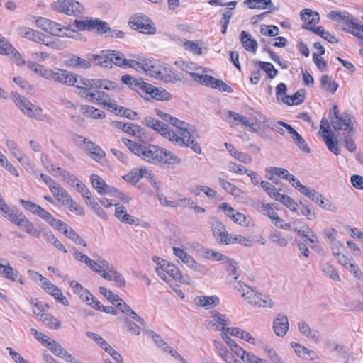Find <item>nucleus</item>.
<instances>
[{
	"mask_svg": "<svg viewBox=\"0 0 363 363\" xmlns=\"http://www.w3.org/2000/svg\"><path fill=\"white\" fill-rule=\"evenodd\" d=\"M302 189L303 191V193L302 194L305 195L306 196L311 199L313 201L315 202L321 208L332 211H335L336 210V207L334 206L333 204H325V198L322 194H319L315 190L309 189L308 187L306 189L302 188Z\"/></svg>",
	"mask_w": 363,
	"mask_h": 363,
	"instance_id": "obj_13",
	"label": "nucleus"
},
{
	"mask_svg": "<svg viewBox=\"0 0 363 363\" xmlns=\"http://www.w3.org/2000/svg\"><path fill=\"white\" fill-rule=\"evenodd\" d=\"M91 31L96 30L99 34H106L110 30V26L106 21L93 18Z\"/></svg>",
	"mask_w": 363,
	"mask_h": 363,
	"instance_id": "obj_44",
	"label": "nucleus"
},
{
	"mask_svg": "<svg viewBox=\"0 0 363 363\" xmlns=\"http://www.w3.org/2000/svg\"><path fill=\"white\" fill-rule=\"evenodd\" d=\"M289 324L288 318L284 314L279 313L273 322V329L275 334L279 337H284L289 330Z\"/></svg>",
	"mask_w": 363,
	"mask_h": 363,
	"instance_id": "obj_15",
	"label": "nucleus"
},
{
	"mask_svg": "<svg viewBox=\"0 0 363 363\" xmlns=\"http://www.w3.org/2000/svg\"><path fill=\"white\" fill-rule=\"evenodd\" d=\"M40 320L50 328L58 329L61 326V322L50 314H41Z\"/></svg>",
	"mask_w": 363,
	"mask_h": 363,
	"instance_id": "obj_48",
	"label": "nucleus"
},
{
	"mask_svg": "<svg viewBox=\"0 0 363 363\" xmlns=\"http://www.w3.org/2000/svg\"><path fill=\"white\" fill-rule=\"evenodd\" d=\"M18 33L25 38H27L28 40H33L38 43H43L46 45H48V43L46 42L45 39V36L43 33L36 31L33 29L26 27H21L18 29Z\"/></svg>",
	"mask_w": 363,
	"mask_h": 363,
	"instance_id": "obj_16",
	"label": "nucleus"
},
{
	"mask_svg": "<svg viewBox=\"0 0 363 363\" xmlns=\"http://www.w3.org/2000/svg\"><path fill=\"white\" fill-rule=\"evenodd\" d=\"M93 18L85 17L82 20L75 19L74 24L77 31H91Z\"/></svg>",
	"mask_w": 363,
	"mask_h": 363,
	"instance_id": "obj_49",
	"label": "nucleus"
},
{
	"mask_svg": "<svg viewBox=\"0 0 363 363\" xmlns=\"http://www.w3.org/2000/svg\"><path fill=\"white\" fill-rule=\"evenodd\" d=\"M240 41L242 46L247 50H250L253 53L256 52L257 48V41L251 38V35L246 31H242L240 34Z\"/></svg>",
	"mask_w": 363,
	"mask_h": 363,
	"instance_id": "obj_27",
	"label": "nucleus"
},
{
	"mask_svg": "<svg viewBox=\"0 0 363 363\" xmlns=\"http://www.w3.org/2000/svg\"><path fill=\"white\" fill-rule=\"evenodd\" d=\"M218 182L226 192L235 196H239L240 190L233 184L221 177L218 178Z\"/></svg>",
	"mask_w": 363,
	"mask_h": 363,
	"instance_id": "obj_52",
	"label": "nucleus"
},
{
	"mask_svg": "<svg viewBox=\"0 0 363 363\" xmlns=\"http://www.w3.org/2000/svg\"><path fill=\"white\" fill-rule=\"evenodd\" d=\"M88 154L96 161H98L105 157V152L98 145L91 141H88L86 145Z\"/></svg>",
	"mask_w": 363,
	"mask_h": 363,
	"instance_id": "obj_36",
	"label": "nucleus"
},
{
	"mask_svg": "<svg viewBox=\"0 0 363 363\" xmlns=\"http://www.w3.org/2000/svg\"><path fill=\"white\" fill-rule=\"evenodd\" d=\"M301 18L305 22L303 25H315L320 21V16L317 12L309 9H304L301 11Z\"/></svg>",
	"mask_w": 363,
	"mask_h": 363,
	"instance_id": "obj_32",
	"label": "nucleus"
},
{
	"mask_svg": "<svg viewBox=\"0 0 363 363\" xmlns=\"http://www.w3.org/2000/svg\"><path fill=\"white\" fill-rule=\"evenodd\" d=\"M225 270L229 276H232L234 279H238L240 276V270L238 262L228 257L223 261Z\"/></svg>",
	"mask_w": 363,
	"mask_h": 363,
	"instance_id": "obj_33",
	"label": "nucleus"
},
{
	"mask_svg": "<svg viewBox=\"0 0 363 363\" xmlns=\"http://www.w3.org/2000/svg\"><path fill=\"white\" fill-rule=\"evenodd\" d=\"M157 73V75L155 79L164 81L166 83L182 81V79L177 74H175L172 70L163 65H160Z\"/></svg>",
	"mask_w": 363,
	"mask_h": 363,
	"instance_id": "obj_20",
	"label": "nucleus"
},
{
	"mask_svg": "<svg viewBox=\"0 0 363 363\" xmlns=\"http://www.w3.org/2000/svg\"><path fill=\"white\" fill-rule=\"evenodd\" d=\"M291 347L294 348L295 352L301 357L303 359H313V356L315 353L313 351L306 348L301 345L292 342L291 343Z\"/></svg>",
	"mask_w": 363,
	"mask_h": 363,
	"instance_id": "obj_40",
	"label": "nucleus"
},
{
	"mask_svg": "<svg viewBox=\"0 0 363 363\" xmlns=\"http://www.w3.org/2000/svg\"><path fill=\"white\" fill-rule=\"evenodd\" d=\"M193 192L196 196H199L200 193L203 192L210 199H213L216 196V191L214 189L211 187L202 185L196 186Z\"/></svg>",
	"mask_w": 363,
	"mask_h": 363,
	"instance_id": "obj_56",
	"label": "nucleus"
},
{
	"mask_svg": "<svg viewBox=\"0 0 363 363\" xmlns=\"http://www.w3.org/2000/svg\"><path fill=\"white\" fill-rule=\"evenodd\" d=\"M54 25H50L49 27L48 32L50 33L52 35L59 37H67V38H72V35L67 33H61L63 30V28L62 27V25L53 21Z\"/></svg>",
	"mask_w": 363,
	"mask_h": 363,
	"instance_id": "obj_59",
	"label": "nucleus"
},
{
	"mask_svg": "<svg viewBox=\"0 0 363 363\" xmlns=\"http://www.w3.org/2000/svg\"><path fill=\"white\" fill-rule=\"evenodd\" d=\"M233 8H225V9L220 11L221 13V18L220 23L222 26V34H225L230 21L233 15Z\"/></svg>",
	"mask_w": 363,
	"mask_h": 363,
	"instance_id": "obj_38",
	"label": "nucleus"
},
{
	"mask_svg": "<svg viewBox=\"0 0 363 363\" xmlns=\"http://www.w3.org/2000/svg\"><path fill=\"white\" fill-rule=\"evenodd\" d=\"M15 50V48L5 38L0 40V54L10 55Z\"/></svg>",
	"mask_w": 363,
	"mask_h": 363,
	"instance_id": "obj_57",
	"label": "nucleus"
},
{
	"mask_svg": "<svg viewBox=\"0 0 363 363\" xmlns=\"http://www.w3.org/2000/svg\"><path fill=\"white\" fill-rule=\"evenodd\" d=\"M352 134L353 133H338L336 135V138H339L340 143L351 153H354L357 151V145L352 138Z\"/></svg>",
	"mask_w": 363,
	"mask_h": 363,
	"instance_id": "obj_25",
	"label": "nucleus"
},
{
	"mask_svg": "<svg viewBox=\"0 0 363 363\" xmlns=\"http://www.w3.org/2000/svg\"><path fill=\"white\" fill-rule=\"evenodd\" d=\"M340 30L352 34L354 37L360 39L363 35V25L356 23L352 28L342 27Z\"/></svg>",
	"mask_w": 363,
	"mask_h": 363,
	"instance_id": "obj_54",
	"label": "nucleus"
},
{
	"mask_svg": "<svg viewBox=\"0 0 363 363\" xmlns=\"http://www.w3.org/2000/svg\"><path fill=\"white\" fill-rule=\"evenodd\" d=\"M152 98L157 100L168 101L171 99L172 95L166 89L162 88L154 87L150 94Z\"/></svg>",
	"mask_w": 363,
	"mask_h": 363,
	"instance_id": "obj_50",
	"label": "nucleus"
},
{
	"mask_svg": "<svg viewBox=\"0 0 363 363\" xmlns=\"http://www.w3.org/2000/svg\"><path fill=\"white\" fill-rule=\"evenodd\" d=\"M54 10L68 16L79 17L84 13V6L75 0H58L53 5Z\"/></svg>",
	"mask_w": 363,
	"mask_h": 363,
	"instance_id": "obj_7",
	"label": "nucleus"
},
{
	"mask_svg": "<svg viewBox=\"0 0 363 363\" xmlns=\"http://www.w3.org/2000/svg\"><path fill=\"white\" fill-rule=\"evenodd\" d=\"M334 137L335 135L332 132L329 135L323 134V135L328 149L335 155H339L340 154V149L338 146L340 141Z\"/></svg>",
	"mask_w": 363,
	"mask_h": 363,
	"instance_id": "obj_30",
	"label": "nucleus"
},
{
	"mask_svg": "<svg viewBox=\"0 0 363 363\" xmlns=\"http://www.w3.org/2000/svg\"><path fill=\"white\" fill-rule=\"evenodd\" d=\"M1 261L3 262H0V274L12 281H17L18 272L13 270L6 259H2Z\"/></svg>",
	"mask_w": 363,
	"mask_h": 363,
	"instance_id": "obj_26",
	"label": "nucleus"
},
{
	"mask_svg": "<svg viewBox=\"0 0 363 363\" xmlns=\"http://www.w3.org/2000/svg\"><path fill=\"white\" fill-rule=\"evenodd\" d=\"M194 303L199 307L211 308L219 303V298L216 296H199L195 298Z\"/></svg>",
	"mask_w": 363,
	"mask_h": 363,
	"instance_id": "obj_23",
	"label": "nucleus"
},
{
	"mask_svg": "<svg viewBox=\"0 0 363 363\" xmlns=\"http://www.w3.org/2000/svg\"><path fill=\"white\" fill-rule=\"evenodd\" d=\"M93 54L87 56V60H84L76 55H71L66 60V65L67 66L76 68V69H89L91 67V62L95 61L91 59Z\"/></svg>",
	"mask_w": 363,
	"mask_h": 363,
	"instance_id": "obj_18",
	"label": "nucleus"
},
{
	"mask_svg": "<svg viewBox=\"0 0 363 363\" xmlns=\"http://www.w3.org/2000/svg\"><path fill=\"white\" fill-rule=\"evenodd\" d=\"M260 33L265 36L274 37L279 34V28L274 25H262Z\"/></svg>",
	"mask_w": 363,
	"mask_h": 363,
	"instance_id": "obj_61",
	"label": "nucleus"
},
{
	"mask_svg": "<svg viewBox=\"0 0 363 363\" xmlns=\"http://www.w3.org/2000/svg\"><path fill=\"white\" fill-rule=\"evenodd\" d=\"M277 123L281 125L288 131V133L291 135L294 143L300 150L306 153L310 152V148L303 138L291 125L282 121H278Z\"/></svg>",
	"mask_w": 363,
	"mask_h": 363,
	"instance_id": "obj_11",
	"label": "nucleus"
},
{
	"mask_svg": "<svg viewBox=\"0 0 363 363\" xmlns=\"http://www.w3.org/2000/svg\"><path fill=\"white\" fill-rule=\"evenodd\" d=\"M255 65H257L262 70L264 71L270 79H274L278 74V71L270 62L256 61Z\"/></svg>",
	"mask_w": 363,
	"mask_h": 363,
	"instance_id": "obj_46",
	"label": "nucleus"
},
{
	"mask_svg": "<svg viewBox=\"0 0 363 363\" xmlns=\"http://www.w3.org/2000/svg\"><path fill=\"white\" fill-rule=\"evenodd\" d=\"M112 124L115 128L121 130L128 135L138 138L141 142L145 138L144 130L136 124L122 121H113Z\"/></svg>",
	"mask_w": 363,
	"mask_h": 363,
	"instance_id": "obj_10",
	"label": "nucleus"
},
{
	"mask_svg": "<svg viewBox=\"0 0 363 363\" xmlns=\"http://www.w3.org/2000/svg\"><path fill=\"white\" fill-rule=\"evenodd\" d=\"M331 124L335 130H344L343 133H354V128L352 124V116L348 113L345 112L340 117L336 118H331Z\"/></svg>",
	"mask_w": 363,
	"mask_h": 363,
	"instance_id": "obj_9",
	"label": "nucleus"
},
{
	"mask_svg": "<svg viewBox=\"0 0 363 363\" xmlns=\"http://www.w3.org/2000/svg\"><path fill=\"white\" fill-rule=\"evenodd\" d=\"M276 201L281 202L291 211L298 213L297 211L298 204L290 196L279 193V195H277Z\"/></svg>",
	"mask_w": 363,
	"mask_h": 363,
	"instance_id": "obj_41",
	"label": "nucleus"
},
{
	"mask_svg": "<svg viewBox=\"0 0 363 363\" xmlns=\"http://www.w3.org/2000/svg\"><path fill=\"white\" fill-rule=\"evenodd\" d=\"M64 235L71 239L77 245H81L84 247L86 246V243L84 240L71 227L68 226L67 230H65Z\"/></svg>",
	"mask_w": 363,
	"mask_h": 363,
	"instance_id": "obj_53",
	"label": "nucleus"
},
{
	"mask_svg": "<svg viewBox=\"0 0 363 363\" xmlns=\"http://www.w3.org/2000/svg\"><path fill=\"white\" fill-rule=\"evenodd\" d=\"M96 94V98H94L95 103L98 104H103L108 106V108H113L116 104L111 103L109 95L104 91L96 90L94 91Z\"/></svg>",
	"mask_w": 363,
	"mask_h": 363,
	"instance_id": "obj_47",
	"label": "nucleus"
},
{
	"mask_svg": "<svg viewBox=\"0 0 363 363\" xmlns=\"http://www.w3.org/2000/svg\"><path fill=\"white\" fill-rule=\"evenodd\" d=\"M306 98V90L302 89L298 90L291 96H285L284 104L292 106L302 104Z\"/></svg>",
	"mask_w": 363,
	"mask_h": 363,
	"instance_id": "obj_34",
	"label": "nucleus"
},
{
	"mask_svg": "<svg viewBox=\"0 0 363 363\" xmlns=\"http://www.w3.org/2000/svg\"><path fill=\"white\" fill-rule=\"evenodd\" d=\"M53 81L67 86L76 85V79L74 77V73L65 69H55Z\"/></svg>",
	"mask_w": 363,
	"mask_h": 363,
	"instance_id": "obj_14",
	"label": "nucleus"
},
{
	"mask_svg": "<svg viewBox=\"0 0 363 363\" xmlns=\"http://www.w3.org/2000/svg\"><path fill=\"white\" fill-rule=\"evenodd\" d=\"M260 186L271 198L276 200L277 195H279V193L277 191L274 186L271 183L264 181H262L260 182Z\"/></svg>",
	"mask_w": 363,
	"mask_h": 363,
	"instance_id": "obj_62",
	"label": "nucleus"
},
{
	"mask_svg": "<svg viewBox=\"0 0 363 363\" xmlns=\"http://www.w3.org/2000/svg\"><path fill=\"white\" fill-rule=\"evenodd\" d=\"M50 191L62 206L67 205L71 196L60 184L52 186Z\"/></svg>",
	"mask_w": 363,
	"mask_h": 363,
	"instance_id": "obj_21",
	"label": "nucleus"
},
{
	"mask_svg": "<svg viewBox=\"0 0 363 363\" xmlns=\"http://www.w3.org/2000/svg\"><path fill=\"white\" fill-rule=\"evenodd\" d=\"M67 203V205H65L64 206L67 207L70 211L79 216H83L84 214L83 208L74 201L72 197L69 199Z\"/></svg>",
	"mask_w": 363,
	"mask_h": 363,
	"instance_id": "obj_63",
	"label": "nucleus"
},
{
	"mask_svg": "<svg viewBox=\"0 0 363 363\" xmlns=\"http://www.w3.org/2000/svg\"><path fill=\"white\" fill-rule=\"evenodd\" d=\"M74 77L76 79V86L77 89H85L88 88L92 89L91 79L84 78L82 76H79L74 74Z\"/></svg>",
	"mask_w": 363,
	"mask_h": 363,
	"instance_id": "obj_58",
	"label": "nucleus"
},
{
	"mask_svg": "<svg viewBox=\"0 0 363 363\" xmlns=\"http://www.w3.org/2000/svg\"><path fill=\"white\" fill-rule=\"evenodd\" d=\"M320 269L322 272L328 276L332 279L339 281H340V277L338 273L335 270L333 266L329 262H324L320 264Z\"/></svg>",
	"mask_w": 363,
	"mask_h": 363,
	"instance_id": "obj_45",
	"label": "nucleus"
},
{
	"mask_svg": "<svg viewBox=\"0 0 363 363\" xmlns=\"http://www.w3.org/2000/svg\"><path fill=\"white\" fill-rule=\"evenodd\" d=\"M113 111L117 114L120 115L121 116L127 118L130 120H138V113L130 109L126 108L123 106H117L116 104L113 108Z\"/></svg>",
	"mask_w": 363,
	"mask_h": 363,
	"instance_id": "obj_39",
	"label": "nucleus"
},
{
	"mask_svg": "<svg viewBox=\"0 0 363 363\" xmlns=\"http://www.w3.org/2000/svg\"><path fill=\"white\" fill-rule=\"evenodd\" d=\"M221 243L225 245L239 243L245 247H251L252 245V242L250 240L241 235L228 234V237L225 240H221Z\"/></svg>",
	"mask_w": 363,
	"mask_h": 363,
	"instance_id": "obj_29",
	"label": "nucleus"
},
{
	"mask_svg": "<svg viewBox=\"0 0 363 363\" xmlns=\"http://www.w3.org/2000/svg\"><path fill=\"white\" fill-rule=\"evenodd\" d=\"M261 293L257 292L255 289L249 288L242 294V297L252 306H257Z\"/></svg>",
	"mask_w": 363,
	"mask_h": 363,
	"instance_id": "obj_42",
	"label": "nucleus"
},
{
	"mask_svg": "<svg viewBox=\"0 0 363 363\" xmlns=\"http://www.w3.org/2000/svg\"><path fill=\"white\" fill-rule=\"evenodd\" d=\"M122 141L131 152L147 162L160 165H174L181 162V160L171 151L157 145H143L127 138H123Z\"/></svg>",
	"mask_w": 363,
	"mask_h": 363,
	"instance_id": "obj_1",
	"label": "nucleus"
},
{
	"mask_svg": "<svg viewBox=\"0 0 363 363\" xmlns=\"http://www.w3.org/2000/svg\"><path fill=\"white\" fill-rule=\"evenodd\" d=\"M244 4L250 9L277 10L272 0H245Z\"/></svg>",
	"mask_w": 363,
	"mask_h": 363,
	"instance_id": "obj_22",
	"label": "nucleus"
},
{
	"mask_svg": "<svg viewBox=\"0 0 363 363\" xmlns=\"http://www.w3.org/2000/svg\"><path fill=\"white\" fill-rule=\"evenodd\" d=\"M131 28L139 30L142 33L153 35L156 33V28L153 22L145 15L135 14L129 21Z\"/></svg>",
	"mask_w": 363,
	"mask_h": 363,
	"instance_id": "obj_8",
	"label": "nucleus"
},
{
	"mask_svg": "<svg viewBox=\"0 0 363 363\" xmlns=\"http://www.w3.org/2000/svg\"><path fill=\"white\" fill-rule=\"evenodd\" d=\"M91 57L96 62V65L105 68H112V64L120 67L127 68L128 62L123 53L113 50H101L100 55H92Z\"/></svg>",
	"mask_w": 363,
	"mask_h": 363,
	"instance_id": "obj_2",
	"label": "nucleus"
},
{
	"mask_svg": "<svg viewBox=\"0 0 363 363\" xmlns=\"http://www.w3.org/2000/svg\"><path fill=\"white\" fill-rule=\"evenodd\" d=\"M269 238L272 242L279 247H286L288 245V241L281 236V233L280 232L277 230L271 233Z\"/></svg>",
	"mask_w": 363,
	"mask_h": 363,
	"instance_id": "obj_60",
	"label": "nucleus"
},
{
	"mask_svg": "<svg viewBox=\"0 0 363 363\" xmlns=\"http://www.w3.org/2000/svg\"><path fill=\"white\" fill-rule=\"evenodd\" d=\"M11 96L16 106L23 113L24 115L35 119L39 118L40 112L42 111L40 108L36 107L24 96H22L18 93L13 92L11 93Z\"/></svg>",
	"mask_w": 363,
	"mask_h": 363,
	"instance_id": "obj_6",
	"label": "nucleus"
},
{
	"mask_svg": "<svg viewBox=\"0 0 363 363\" xmlns=\"http://www.w3.org/2000/svg\"><path fill=\"white\" fill-rule=\"evenodd\" d=\"M212 230L216 240L221 243V240H225L228 237V233L225 231V225L216 218L212 220Z\"/></svg>",
	"mask_w": 363,
	"mask_h": 363,
	"instance_id": "obj_24",
	"label": "nucleus"
},
{
	"mask_svg": "<svg viewBox=\"0 0 363 363\" xmlns=\"http://www.w3.org/2000/svg\"><path fill=\"white\" fill-rule=\"evenodd\" d=\"M154 342L163 351L169 347V345L162 338V337L153 331L148 332Z\"/></svg>",
	"mask_w": 363,
	"mask_h": 363,
	"instance_id": "obj_64",
	"label": "nucleus"
},
{
	"mask_svg": "<svg viewBox=\"0 0 363 363\" xmlns=\"http://www.w3.org/2000/svg\"><path fill=\"white\" fill-rule=\"evenodd\" d=\"M298 328L300 333L308 338L312 339L315 342L320 341V335L317 330H312L310 326L305 322H299Z\"/></svg>",
	"mask_w": 363,
	"mask_h": 363,
	"instance_id": "obj_28",
	"label": "nucleus"
},
{
	"mask_svg": "<svg viewBox=\"0 0 363 363\" xmlns=\"http://www.w3.org/2000/svg\"><path fill=\"white\" fill-rule=\"evenodd\" d=\"M90 181L92 186L100 194L113 195V192H117V189L106 184L104 180L97 174H92L90 176Z\"/></svg>",
	"mask_w": 363,
	"mask_h": 363,
	"instance_id": "obj_12",
	"label": "nucleus"
},
{
	"mask_svg": "<svg viewBox=\"0 0 363 363\" xmlns=\"http://www.w3.org/2000/svg\"><path fill=\"white\" fill-rule=\"evenodd\" d=\"M320 86L327 91L330 92L331 94H334L339 86L338 84L336 83L335 81L330 80V78L328 75H323L321 77Z\"/></svg>",
	"mask_w": 363,
	"mask_h": 363,
	"instance_id": "obj_43",
	"label": "nucleus"
},
{
	"mask_svg": "<svg viewBox=\"0 0 363 363\" xmlns=\"http://www.w3.org/2000/svg\"><path fill=\"white\" fill-rule=\"evenodd\" d=\"M81 111L82 113L87 117L96 119L105 118V113L103 111L97 109L93 106L83 105L81 107Z\"/></svg>",
	"mask_w": 363,
	"mask_h": 363,
	"instance_id": "obj_37",
	"label": "nucleus"
},
{
	"mask_svg": "<svg viewBox=\"0 0 363 363\" xmlns=\"http://www.w3.org/2000/svg\"><path fill=\"white\" fill-rule=\"evenodd\" d=\"M153 261L156 263V272L158 276L165 281H167V274L169 275L172 279L179 281L181 283H189V278L184 277L182 272L174 264L160 257H155Z\"/></svg>",
	"mask_w": 363,
	"mask_h": 363,
	"instance_id": "obj_3",
	"label": "nucleus"
},
{
	"mask_svg": "<svg viewBox=\"0 0 363 363\" xmlns=\"http://www.w3.org/2000/svg\"><path fill=\"white\" fill-rule=\"evenodd\" d=\"M142 123L154 130L159 133L162 136L168 139L176 145H184V140L180 138L176 137V133L169 128L165 123L156 120L151 116H146L142 121Z\"/></svg>",
	"mask_w": 363,
	"mask_h": 363,
	"instance_id": "obj_5",
	"label": "nucleus"
},
{
	"mask_svg": "<svg viewBox=\"0 0 363 363\" xmlns=\"http://www.w3.org/2000/svg\"><path fill=\"white\" fill-rule=\"evenodd\" d=\"M203 257L208 259H214L216 261H224L225 259H227V256L221 254L218 252L213 251L211 249H204L203 250Z\"/></svg>",
	"mask_w": 363,
	"mask_h": 363,
	"instance_id": "obj_55",
	"label": "nucleus"
},
{
	"mask_svg": "<svg viewBox=\"0 0 363 363\" xmlns=\"http://www.w3.org/2000/svg\"><path fill=\"white\" fill-rule=\"evenodd\" d=\"M219 208L223 210L225 215L234 223L240 225H244L245 223L246 217L245 215L232 208L228 203H222L219 206Z\"/></svg>",
	"mask_w": 363,
	"mask_h": 363,
	"instance_id": "obj_17",
	"label": "nucleus"
},
{
	"mask_svg": "<svg viewBox=\"0 0 363 363\" xmlns=\"http://www.w3.org/2000/svg\"><path fill=\"white\" fill-rule=\"evenodd\" d=\"M43 236L47 242L52 243L56 248L65 253L67 252L64 245L58 240L51 231L44 232L43 233Z\"/></svg>",
	"mask_w": 363,
	"mask_h": 363,
	"instance_id": "obj_51",
	"label": "nucleus"
},
{
	"mask_svg": "<svg viewBox=\"0 0 363 363\" xmlns=\"http://www.w3.org/2000/svg\"><path fill=\"white\" fill-rule=\"evenodd\" d=\"M170 123L180 130V135L176 134V137L182 138L184 140V144L178 145L179 147H186L191 148L196 154L201 153L200 145L192 138L191 130H189V124L175 117L173 118V120L170 122Z\"/></svg>",
	"mask_w": 363,
	"mask_h": 363,
	"instance_id": "obj_4",
	"label": "nucleus"
},
{
	"mask_svg": "<svg viewBox=\"0 0 363 363\" xmlns=\"http://www.w3.org/2000/svg\"><path fill=\"white\" fill-rule=\"evenodd\" d=\"M151 177L146 167L134 168L127 174L123 176V179L129 183L135 184L141 178Z\"/></svg>",
	"mask_w": 363,
	"mask_h": 363,
	"instance_id": "obj_19",
	"label": "nucleus"
},
{
	"mask_svg": "<svg viewBox=\"0 0 363 363\" xmlns=\"http://www.w3.org/2000/svg\"><path fill=\"white\" fill-rule=\"evenodd\" d=\"M224 145L229 153L240 162L247 164L252 161V158L249 155L237 150L232 144L225 143Z\"/></svg>",
	"mask_w": 363,
	"mask_h": 363,
	"instance_id": "obj_31",
	"label": "nucleus"
},
{
	"mask_svg": "<svg viewBox=\"0 0 363 363\" xmlns=\"http://www.w3.org/2000/svg\"><path fill=\"white\" fill-rule=\"evenodd\" d=\"M174 255L180 259L184 264H186L189 267L192 269L194 264L196 263V260L189 255L184 250L180 249L179 247H173Z\"/></svg>",
	"mask_w": 363,
	"mask_h": 363,
	"instance_id": "obj_35",
	"label": "nucleus"
}]
</instances>
